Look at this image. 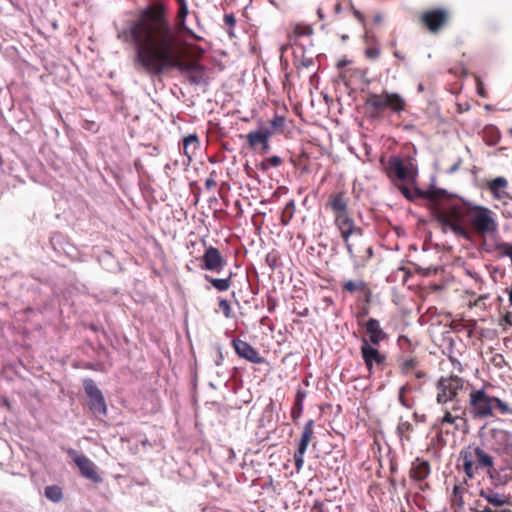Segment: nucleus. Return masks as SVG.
Instances as JSON below:
<instances>
[{"instance_id": "1", "label": "nucleus", "mask_w": 512, "mask_h": 512, "mask_svg": "<svg viewBox=\"0 0 512 512\" xmlns=\"http://www.w3.org/2000/svg\"><path fill=\"white\" fill-rule=\"evenodd\" d=\"M135 47V64L147 74L159 76L168 70L185 75L192 85H207V68L196 60H185V43L173 29L168 8L154 1L140 10L123 32Z\"/></svg>"}, {"instance_id": "2", "label": "nucleus", "mask_w": 512, "mask_h": 512, "mask_svg": "<svg viewBox=\"0 0 512 512\" xmlns=\"http://www.w3.org/2000/svg\"><path fill=\"white\" fill-rule=\"evenodd\" d=\"M465 380L458 375L441 376L436 384V402L442 407L443 415L438 417L434 428L440 434H449L447 426H453V433L460 430L459 422L466 423V410L459 401V394L464 389Z\"/></svg>"}, {"instance_id": "3", "label": "nucleus", "mask_w": 512, "mask_h": 512, "mask_svg": "<svg viewBox=\"0 0 512 512\" xmlns=\"http://www.w3.org/2000/svg\"><path fill=\"white\" fill-rule=\"evenodd\" d=\"M491 388L492 385L487 383L480 388L471 389L467 406L463 408L466 410V415L469 414L474 420L493 418L496 415H512L510 403L492 395Z\"/></svg>"}, {"instance_id": "4", "label": "nucleus", "mask_w": 512, "mask_h": 512, "mask_svg": "<svg viewBox=\"0 0 512 512\" xmlns=\"http://www.w3.org/2000/svg\"><path fill=\"white\" fill-rule=\"evenodd\" d=\"M326 208L332 211L334 224L343 242H348L349 238L360 236L363 233V229L356 225L349 211V197L345 191L330 194Z\"/></svg>"}, {"instance_id": "5", "label": "nucleus", "mask_w": 512, "mask_h": 512, "mask_svg": "<svg viewBox=\"0 0 512 512\" xmlns=\"http://www.w3.org/2000/svg\"><path fill=\"white\" fill-rule=\"evenodd\" d=\"M459 468L468 479H474L480 471L489 474L494 465V457L482 445H469L459 454Z\"/></svg>"}, {"instance_id": "6", "label": "nucleus", "mask_w": 512, "mask_h": 512, "mask_svg": "<svg viewBox=\"0 0 512 512\" xmlns=\"http://www.w3.org/2000/svg\"><path fill=\"white\" fill-rule=\"evenodd\" d=\"M366 105L372 109V116L379 115L385 109H390L396 114H400L406 109V101L400 94L387 91L380 94H370L366 100Z\"/></svg>"}, {"instance_id": "7", "label": "nucleus", "mask_w": 512, "mask_h": 512, "mask_svg": "<svg viewBox=\"0 0 512 512\" xmlns=\"http://www.w3.org/2000/svg\"><path fill=\"white\" fill-rule=\"evenodd\" d=\"M482 446L500 457L511 456L512 434L505 429L492 428L483 439Z\"/></svg>"}, {"instance_id": "8", "label": "nucleus", "mask_w": 512, "mask_h": 512, "mask_svg": "<svg viewBox=\"0 0 512 512\" xmlns=\"http://www.w3.org/2000/svg\"><path fill=\"white\" fill-rule=\"evenodd\" d=\"M451 12L445 7H437L423 11L419 15V23L431 34H438L450 22Z\"/></svg>"}, {"instance_id": "9", "label": "nucleus", "mask_w": 512, "mask_h": 512, "mask_svg": "<svg viewBox=\"0 0 512 512\" xmlns=\"http://www.w3.org/2000/svg\"><path fill=\"white\" fill-rule=\"evenodd\" d=\"M344 244L356 265L364 266L373 256V248L364 238L363 233L349 238Z\"/></svg>"}, {"instance_id": "10", "label": "nucleus", "mask_w": 512, "mask_h": 512, "mask_svg": "<svg viewBox=\"0 0 512 512\" xmlns=\"http://www.w3.org/2000/svg\"><path fill=\"white\" fill-rule=\"evenodd\" d=\"M360 352L368 372L371 374L374 368L383 370L386 364V356L382 354L376 345H370L366 337H362Z\"/></svg>"}, {"instance_id": "11", "label": "nucleus", "mask_w": 512, "mask_h": 512, "mask_svg": "<svg viewBox=\"0 0 512 512\" xmlns=\"http://www.w3.org/2000/svg\"><path fill=\"white\" fill-rule=\"evenodd\" d=\"M85 393L89 398V408L97 415L105 416L107 414V405L101 390L96 386L92 379L83 381Z\"/></svg>"}, {"instance_id": "12", "label": "nucleus", "mask_w": 512, "mask_h": 512, "mask_svg": "<svg viewBox=\"0 0 512 512\" xmlns=\"http://www.w3.org/2000/svg\"><path fill=\"white\" fill-rule=\"evenodd\" d=\"M314 437V421L309 420L305 423L297 449L294 452V463L297 472H300L304 465V455L307 447Z\"/></svg>"}, {"instance_id": "13", "label": "nucleus", "mask_w": 512, "mask_h": 512, "mask_svg": "<svg viewBox=\"0 0 512 512\" xmlns=\"http://www.w3.org/2000/svg\"><path fill=\"white\" fill-rule=\"evenodd\" d=\"M68 454L79 468L83 477L93 481L94 483H99L102 481L101 476L97 472L96 465L87 456L78 454L73 449H70Z\"/></svg>"}, {"instance_id": "14", "label": "nucleus", "mask_w": 512, "mask_h": 512, "mask_svg": "<svg viewBox=\"0 0 512 512\" xmlns=\"http://www.w3.org/2000/svg\"><path fill=\"white\" fill-rule=\"evenodd\" d=\"M227 261L222 256L218 248L209 246L205 249L201 257L200 268L207 271L221 272L226 266Z\"/></svg>"}, {"instance_id": "15", "label": "nucleus", "mask_w": 512, "mask_h": 512, "mask_svg": "<svg viewBox=\"0 0 512 512\" xmlns=\"http://www.w3.org/2000/svg\"><path fill=\"white\" fill-rule=\"evenodd\" d=\"M508 186V180L502 176L488 180L485 184L493 199L503 203H507V200H512V196L508 192Z\"/></svg>"}, {"instance_id": "16", "label": "nucleus", "mask_w": 512, "mask_h": 512, "mask_svg": "<svg viewBox=\"0 0 512 512\" xmlns=\"http://www.w3.org/2000/svg\"><path fill=\"white\" fill-rule=\"evenodd\" d=\"M384 171L387 177L391 180L405 181L409 177V169L404 164L403 160L398 156L389 157L386 164H384Z\"/></svg>"}, {"instance_id": "17", "label": "nucleus", "mask_w": 512, "mask_h": 512, "mask_svg": "<svg viewBox=\"0 0 512 512\" xmlns=\"http://www.w3.org/2000/svg\"><path fill=\"white\" fill-rule=\"evenodd\" d=\"M232 346L240 358L254 364H262L265 362V359L259 354V352L246 341L233 339Z\"/></svg>"}, {"instance_id": "18", "label": "nucleus", "mask_w": 512, "mask_h": 512, "mask_svg": "<svg viewBox=\"0 0 512 512\" xmlns=\"http://www.w3.org/2000/svg\"><path fill=\"white\" fill-rule=\"evenodd\" d=\"M365 330L368 335L366 341H369L370 345L378 346L381 342L389 338L388 334L381 328L380 322L375 318L367 320Z\"/></svg>"}, {"instance_id": "19", "label": "nucleus", "mask_w": 512, "mask_h": 512, "mask_svg": "<svg viewBox=\"0 0 512 512\" xmlns=\"http://www.w3.org/2000/svg\"><path fill=\"white\" fill-rule=\"evenodd\" d=\"M479 496L487 502L486 505L494 508L502 507L509 502V496L504 493L497 492L490 487L480 489Z\"/></svg>"}, {"instance_id": "20", "label": "nucleus", "mask_w": 512, "mask_h": 512, "mask_svg": "<svg viewBox=\"0 0 512 512\" xmlns=\"http://www.w3.org/2000/svg\"><path fill=\"white\" fill-rule=\"evenodd\" d=\"M488 476L498 485H507L512 481V465L510 463H505L496 468L494 464Z\"/></svg>"}, {"instance_id": "21", "label": "nucleus", "mask_w": 512, "mask_h": 512, "mask_svg": "<svg viewBox=\"0 0 512 512\" xmlns=\"http://www.w3.org/2000/svg\"><path fill=\"white\" fill-rule=\"evenodd\" d=\"M430 472V463L418 457L412 462L409 475L412 480L420 482L426 479Z\"/></svg>"}, {"instance_id": "22", "label": "nucleus", "mask_w": 512, "mask_h": 512, "mask_svg": "<svg viewBox=\"0 0 512 512\" xmlns=\"http://www.w3.org/2000/svg\"><path fill=\"white\" fill-rule=\"evenodd\" d=\"M200 148L199 137L194 133L190 134L183 139V154L188 158V161L191 162L192 157L196 154L198 149Z\"/></svg>"}, {"instance_id": "23", "label": "nucleus", "mask_w": 512, "mask_h": 512, "mask_svg": "<svg viewBox=\"0 0 512 512\" xmlns=\"http://www.w3.org/2000/svg\"><path fill=\"white\" fill-rule=\"evenodd\" d=\"M307 396L306 391L298 388L295 395L294 404L291 409V418L294 423H297L303 412V402Z\"/></svg>"}, {"instance_id": "24", "label": "nucleus", "mask_w": 512, "mask_h": 512, "mask_svg": "<svg viewBox=\"0 0 512 512\" xmlns=\"http://www.w3.org/2000/svg\"><path fill=\"white\" fill-rule=\"evenodd\" d=\"M233 273L229 272L226 278H213L209 275H205V280L208 281L216 290L224 292L230 289L232 285Z\"/></svg>"}, {"instance_id": "25", "label": "nucleus", "mask_w": 512, "mask_h": 512, "mask_svg": "<svg viewBox=\"0 0 512 512\" xmlns=\"http://www.w3.org/2000/svg\"><path fill=\"white\" fill-rule=\"evenodd\" d=\"M270 133L268 131H252L246 135L247 143L251 148H255L258 145L266 144V140L269 139Z\"/></svg>"}, {"instance_id": "26", "label": "nucleus", "mask_w": 512, "mask_h": 512, "mask_svg": "<svg viewBox=\"0 0 512 512\" xmlns=\"http://www.w3.org/2000/svg\"><path fill=\"white\" fill-rule=\"evenodd\" d=\"M188 13H189L188 6L178 8V12L176 15L177 27L180 31H184V32L188 33L193 38L200 39V37H198L192 30H190L186 26L185 21H186V17L188 15Z\"/></svg>"}, {"instance_id": "27", "label": "nucleus", "mask_w": 512, "mask_h": 512, "mask_svg": "<svg viewBox=\"0 0 512 512\" xmlns=\"http://www.w3.org/2000/svg\"><path fill=\"white\" fill-rule=\"evenodd\" d=\"M396 431L401 442H410L412 439V433L414 432V426L409 421L400 419Z\"/></svg>"}, {"instance_id": "28", "label": "nucleus", "mask_w": 512, "mask_h": 512, "mask_svg": "<svg viewBox=\"0 0 512 512\" xmlns=\"http://www.w3.org/2000/svg\"><path fill=\"white\" fill-rule=\"evenodd\" d=\"M343 290L347 291L349 293H354L356 291H360V292L364 293L366 296L370 295V289H369L367 283L363 280H359V281L348 280L343 283Z\"/></svg>"}, {"instance_id": "29", "label": "nucleus", "mask_w": 512, "mask_h": 512, "mask_svg": "<svg viewBox=\"0 0 512 512\" xmlns=\"http://www.w3.org/2000/svg\"><path fill=\"white\" fill-rule=\"evenodd\" d=\"M484 139L488 145H496L500 140L499 130L494 126L486 127L484 129Z\"/></svg>"}, {"instance_id": "30", "label": "nucleus", "mask_w": 512, "mask_h": 512, "mask_svg": "<svg viewBox=\"0 0 512 512\" xmlns=\"http://www.w3.org/2000/svg\"><path fill=\"white\" fill-rule=\"evenodd\" d=\"M45 496L52 502H60L63 498L62 489L57 485L47 486L45 488Z\"/></svg>"}, {"instance_id": "31", "label": "nucleus", "mask_w": 512, "mask_h": 512, "mask_svg": "<svg viewBox=\"0 0 512 512\" xmlns=\"http://www.w3.org/2000/svg\"><path fill=\"white\" fill-rule=\"evenodd\" d=\"M295 202L294 200H290L284 207L281 213V223L283 225H288L290 220L293 218L295 213Z\"/></svg>"}, {"instance_id": "32", "label": "nucleus", "mask_w": 512, "mask_h": 512, "mask_svg": "<svg viewBox=\"0 0 512 512\" xmlns=\"http://www.w3.org/2000/svg\"><path fill=\"white\" fill-rule=\"evenodd\" d=\"M451 504L452 506L462 508L464 505L463 500V488H461L459 485H455L453 488V493L451 496Z\"/></svg>"}, {"instance_id": "33", "label": "nucleus", "mask_w": 512, "mask_h": 512, "mask_svg": "<svg viewBox=\"0 0 512 512\" xmlns=\"http://www.w3.org/2000/svg\"><path fill=\"white\" fill-rule=\"evenodd\" d=\"M418 366V360L416 358H409L400 364V372L404 375H408L414 372Z\"/></svg>"}, {"instance_id": "34", "label": "nucleus", "mask_w": 512, "mask_h": 512, "mask_svg": "<svg viewBox=\"0 0 512 512\" xmlns=\"http://www.w3.org/2000/svg\"><path fill=\"white\" fill-rule=\"evenodd\" d=\"M293 34L295 37L310 36L313 34V28L308 24L298 23L294 27Z\"/></svg>"}, {"instance_id": "35", "label": "nucleus", "mask_w": 512, "mask_h": 512, "mask_svg": "<svg viewBox=\"0 0 512 512\" xmlns=\"http://www.w3.org/2000/svg\"><path fill=\"white\" fill-rule=\"evenodd\" d=\"M470 510L474 512H511V510L507 508L500 510L494 509L488 505L483 504L481 500H477L475 502V507L471 508Z\"/></svg>"}, {"instance_id": "36", "label": "nucleus", "mask_w": 512, "mask_h": 512, "mask_svg": "<svg viewBox=\"0 0 512 512\" xmlns=\"http://www.w3.org/2000/svg\"><path fill=\"white\" fill-rule=\"evenodd\" d=\"M411 390L410 384L406 383L403 386L400 387L399 393H398V400L402 406L405 408H411V404L409 403L408 399L406 398V393H408Z\"/></svg>"}, {"instance_id": "37", "label": "nucleus", "mask_w": 512, "mask_h": 512, "mask_svg": "<svg viewBox=\"0 0 512 512\" xmlns=\"http://www.w3.org/2000/svg\"><path fill=\"white\" fill-rule=\"evenodd\" d=\"M283 163V160L281 157L279 156H271L267 159H265L262 163H261V169L262 170H268L270 167H279L281 164Z\"/></svg>"}, {"instance_id": "38", "label": "nucleus", "mask_w": 512, "mask_h": 512, "mask_svg": "<svg viewBox=\"0 0 512 512\" xmlns=\"http://www.w3.org/2000/svg\"><path fill=\"white\" fill-rule=\"evenodd\" d=\"M466 274L471 277L474 281H475V284L477 286V289L479 291H482L483 288H484V285H485V282L483 280V278L480 276L479 273H477L476 271L474 270H470V269H466Z\"/></svg>"}, {"instance_id": "39", "label": "nucleus", "mask_w": 512, "mask_h": 512, "mask_svg": "<svg viewBox=\"0 0 512 512\" xmlns=\"http://www.w3.org/2000/svg\"><path fill=\"white\" fill-rule=\"evenodd\" d=\"M218 305L226 318L232 317V308L230 303L226 299L219 298Z\"/></svg>"}, {"instance_id": "40", "label": "nucleus", "mask_w": 512, "mask_h": 512, "mask_svg": "<svg viewBox=\"0 0 512 512\" xmlns=\"http://www.w3.org/2000/svg\"><path fill=\"white\" fill-rule=\"evenodd\" d=\"M270 124L273 128L281 129L285 125V117L280 115H275L273 119L270 121Z\"/></svg>"}, {"instance_id": "41", "label": "nucleus", "mask_w": 512, "mask_h": 512, "mask_svg": "<svg viewBox=\"0 0 512 512\" xmlns=\"http://www.w3.org/2000/svg\"><path fill=\"white\" fill-rule=\"evenodd\" d=\"M380 49L378 47H369L365 50V55L371 60H375L380 56Z\"/></svg>"}, {"instance_id": "42", "label": "nucleus", "mask_w": 512, "mask_h": 512, "mask_svg": "<svg viewBox=\"0 0 512 512\" xmlns=\"http://www.w3.org/2000/svg\"><path fill=\"white\" fill-rule=\"evenodd\" d=\"M399 190L401 191V193L408 199V200H413L414 199V194L412 193V191L405 185H401L399 186Z\"/></svg>"}, {"instance_id": "43", "label": "nucleus", "mask_w": 512, "mask_h": 512, "mask_svg": "<svg viewBox=\"0 0 512 512\" xmlns=\"http://www.w3.org/2000/svg\"><path fill=\"white\" fill-rule=\"evenodd\" d=\"M214 174H215V172H212L210 177L206 179V181H205L206 189H211V188L216 186V181H215V178H214Z\"/></svg>"}, {"instance_id": "44", "label": "nucleus", "mask_w": 512, "mask_h": 512, "mask_svg": "<svg viewBox=\"0 0 512 512\" xmlns=\"http://www.w3.org/2000/svg\"><path fill=\"white\" fill-rule=\"evenodd\" d=\"M224 21L226 25H229L231 27L234 26L236 23L235 17L232 14L225 15Z\"/></svg>"}, {"instance_id": "45", "label": "nucleus", "mask_w": 512, "mask_h": 512, "mask_svg": "<svg viewBox=\"0 0 512 512\" xmlns=\"http://www.w3.org/2000/svg\"><path fill=\"white\" fill-rule=\"evenodd\" d=\"M414 377L418 380L426 379L427 373L423 370H415L414 371Z\"/></svg>"}, {"instance_id": "46", "label": "nucleus", "mask_w": 512, "mask_h": 512, "mask_svg": "<svg viewBox=\"0 0 512 512\" xmlns=\"http://www.w3.org/2000/svg\"><path fill=\"white\" fill-rule=\"evenodd\" d=\"M393 55L394 57H396L397 59H399L400 61H405L406 60V56L404 54H402L399 50L397 49H394L393 51Z\"/></svg>"}, {"instance_id": "47", "label": "nucleus", "mask_w": 512, "mask_h": 512, "mask_svg": "<svg viewBox=\"0 0 512 512\" xmlns=\"http://www.w3.org/2000/svg\"><path fill=\"white\" fill-rule=\"evenodd\" d=\"M404 343H406V344H410V340H409V338H408L407 336H405V335H400V336H399V338H398V344H399V345H402V344H404Z\"/></svg>"}, {"instance_id": "48", "label": "nucleus", "mask_w": 512, "mask_h": 512, "mask_svg": "<svg viewBox=\"0 0 512 512\" xmlns=\"http://www.w3.org/2000/svg\"><path fill=\"white\" fill-rule=\"evenodd\" d=\"M488 297H489V294H481V295L478 297V299L475 301L474 305H475V306H476V305H478V303H479L480 301L485 300V299H487Z\"/></svg>"}, {"instance_id": "49", "label": "nucleus", "mask_w": 512, "mask_h": 512, "mask_svg": "<svg viewBox=\"0 0 512 512\" xmlns=\"http://www.w3.org/2000/svg\"><path fill=\"white\" fill-rule=\"evenodd\" d=\"M413 417L415 418L416 421H421V422L425 421V416L424 415L419 416L416 412L413 414Z\"/></svg>"}, {"instance_id": "50", "label": "nucleus", "mask_w": 512, "mask_h": 512, "mask_svg": "<svg viewBox=\"0 0 512 512\" xmlns=\"http://www.w3.org/2000/svg\"><path fill=\"white\" fill-rule=\"evenodd\" d=\"M354 15H355V17H356L358 20H360V21H363V20H364L363 15H362L359 11H357V10H356V11L354 12Z\"/></svg>"}, {"instance_id": "51", "label": "nucleus", "mask_w": 512, "mask_h": 512, "mask_svg": "<svg viewBox=\"0 0 512 512\" xmlns=\"http://www.w3.org/2000/svg\"><path fill=\"white\" fill-rule=\"evenodd\" d=\"M268 140L269 139L266 140V144H262L261 145L263 152H267L269 150V148H270Z\"/></svg>"}, {"instance_id": "52", "label": "nucleus", "mask_w": 512, "mask_h": 512, "mask_svg": "<svg viewBox=\"0 0 512 512\" xmlns=\"http://www.w3.org/2000/svg\"><path fill=\"white\" fill-rule=\"evenodd\" d=\"M179 7H185L188 6L186 0H176Z\"/></svg>"}, {"instance_id": "53", "label": "nucleus", "mask_w": 512, "mask_h": 512, "mask_svg": "<svg viewBox=\"0 0 512 512\" xmlns=\"http://www.w3.org/2000/svg\"><path fill=\"white\" fill-rule=\"evenodd\" d=\"M312 63L311 59H307L306 61H302V65L308 67Z\"/></svg>"}, {"instance_id": "54", "label": "nucleus", "mask_w": 512, "mask_h": 512, "mask_svg": "<svg viewBox=\"0 0 512 512\" xmlns=\"http://www.w3.org/2000/svg\"><path fill=\"white\" fill-rule=\"evenodd\" d=\"M478 93L482 96V97H485V92H484V89L482 87H478Z\"/></svg>"}, {"instance_id": "55", "label": "nucleus", "mask_w": 512, "mask_h": 512, "mask_svg": "<svg viewBox=\"0 0 512 512\" xmlns=\"http://www.w3.org/2000/svg\"><path fill=\"white\" fill-rule=\"evenodd\" d=\"M317 13H318L319 18H320V19H322V18H323V12H322V10H321V9H318Z\"/></svg>"}, {"instance_id": "56", "label": "nucleus", "mask_w": 512, "mask_h": 512, "mask_svg": "<svg viewBox=\"0 0 512 512\" xmlns=\"http://www.w3.org/2000/svg\"><path fill=\"white\" fill-rule=\"evenodd\" d=\"M204 53L203 49L198 48V55L201 56Z\"/></svg>"}, {"instance_id": "57", "label": "nucleus", "mask_w": 512, "mask_h": 512, "mask_svg": "<svg viewBox=\"0 0 512 512\" xmlns=\"http://www.w3.org/2000/svg\"><path fill=\"white\" fill-rule=\"evenodd\" d=\"M375 21H377V22L381 21V16H380V15H377V16L375 17Z\"/></svg>"}, {"instance_id": "58", "label": "nucleus", "mask_w": 512, "mask_h": 512, "mask_svg": "<svg viewBox=\"0 0 512 512\" xmlns=\"http://www.w3.org/2000/svg\"><path fill=\"white\" fill-rule=\"evenodd\" d=\"M457 168H458V164H455V165L451 168V171H455Z\"/></svg>"}, {"instance_id": "59", "label": "nucleus", "mask_w": 512, "mask_h": 512, "mask_svg": "<svg viewBox=\"0 0 512 512\" xmlns=\"http://www.w3.org/2000/svg\"><path fill=\"white\" fill-rule=\"evenodd\" d=\"M390 45H391L392 48H395L396 47V42L392 41Z\"/></svg>"}, {"instance_id": "60", "label": "nucleus", "mask_w": 512, "mask_h": 512, "mask_svg": "<svg viewBox=\"0 0 512 512\" xmlns=\"http://www.w3.org/2000/svg\"><path fill=\"white\" fill-rule=\"evenodd\" d=\"M505 320L509 322V315H506Z\"/></svg>"}]
</instances>
